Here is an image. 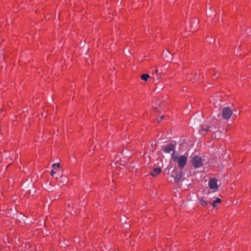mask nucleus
I'll return each mask as SVG.
<instances>
[{
	"mask_svg": "<svg viewBox=\"0 0 251 251\" xmlns=\"http://www.w3.org/2000/svg\"><path fill=\"white\" fill-rule=\"evenodd\" d=\"M172 158L174 161H177L178 166L181 168L184 167L186 164L187 158L184 155H181L178 157L173 152L172 154Z\"/></svg>",
	"mask_w": 251,
	"mask_h": 251,
	"instance_id": "nucleus-1",
	"label": "nucleus"
},
{
	"mask_svg": "<svg viewBox=\"0 0 251 251\" xmlns=\"http://www.w3.org/2000/svg\"><path fill=\"white\" fill-rule=\"evenodd\" d=\"M232 113V111L229 107H226L223 108L222 114L224 119L228 120L230 119Z\"/></svg>",
	"mask_w": 251,
	"mask_h": 251,
	"instance_id": "nucleus-2",
	"label": "nucleus"
},
{
	"mask_svg": "<svg viewBox=\"0 0 251 251\" xmlns=\"http://www.w3.org/2000/svg\"><path fill=\"white\" fill-rule=\"evenodd\" d=\"M192 165L195 168H200L203 164V161L201 157L195 155L194 156L192 161Z\"/></svg>",
	"mask_w": 251,
	"mask_h": 251,
	"instance_id": "nucleus-3",
	"label": "nucleus"
},
{
	"mask_svg": "<svg viewBox=\"0 0 251 251\" xmlns=\"http://www.w3.org/2000/svg\"><path fill=\"white\" fill-rule=\"evenodd\" d=\"M176 171L174 170L172 176L174 178L175 181L178 183L180 181L183 174L182 172L177 174H176Z\"/></svg>",
	"mask_w": 251,
	"mask_h": 251,
	"instance_id": "nucleus-4",
	"label": "nucleus"
},
{
	"mask_svg": "<svg viewBox=\"0 0 251 251\" xmlns=\"http://www.w3.org/2000/svg\"><path fill=\"white\" fill-rule=\"evenodd\" d=\"M175 147V146L173 144L168 145L164 147L163 151L166 153H170L171 151H173V152H174Z\"/></svg>",
	"mask_w": 251,
	"mask_h": 251,
	"instance_id": "nucleus-5",
	"label": "nucleus"
},
{
	"mask_svg": "<svg viewBox=\"0 0 251 251\" xmlns=\"http://www.w3.org/2000/svg\"><path fill=\"white\" fill-rule=\"evenodd\" d=\"M209 187L210 189H216L218 187L217 180L215 178H211L208 182Z\"/></svg>",
	"mask_w": 251,
	"mask_h": 251,
	"instance_id": "nucleus-6",
	"label": "nucleus"
},
{
	"mask_svg": "<svg viewBox=\"0 0 251 251\" xmlns=\"http://www.w3.org/2000/svg\"><path fill=\"white\" fill-rule=\"evenodd\" d=\"M161 172V170L160 168H155L153 169V171L150 173L151 176L153 177L156 176Z\"/></svg>",
	"mask_w": 251,
	"mask_h": 251,
	"instance_id": "nucleus-7",
	"label": "nucleus"
},
{
	"mask_svg": "<svg viewBox=\"0 0 251 251\" xmlns=\"http://www.w3.org/2000/svg\"><path fill=\"white\" fill-rule=\"evenodd\" d=\"M56 178L58 179V181L60 182L64 183L68 182V178L66 176H59V177H57Z\"/></svg>",
	"mask_w": 251,
	"mask_h": 251,
	"instance_id": "nucleus-8",
	"label": "nucleus"
},
{
	"mask_svg": "<svg viewBox=\"0 0 251 251\" xmlns=\"http://www.w3.org/2000/svg\"><path fill=\"white\" fill-rule=\"evenodd\" d=\"M152 75V77L154 79V82L155 83H157L159 82L158 80L160 78V75L159 74L153 73Z\"/></svg>",
	"mask_w": 251,
	"mask_h": 251,
	"instance_id": "nucleus-9",
	"label": "nucleus"
},
{
	"mask_svg": "<svg viewBox=\"0 0 251 251\" xmlns=\"http://www.w3.org/2000/svg\"><path fill=\"white\" fill-rule=\"evenodd\" d=\"M199 202L202 206L206 207L208 205V202L204 200L202 198L199 199Z\"/></svg>",
	"mask_w": 251,
	"mask_h": 251,
	"instance_id": "nucleus-10",
	"label": "nucleus"
},
{
	"mask_svg": "<svg viewBox=\"0 0 251 251\" xmlns=\"http://www.w3.org/2000/svg\"><path fill=\"white\" fill-rule=\"evenodd\" d=\"M150 77L148 74H143L141 75V78L144 81H147Z\"/></svg>",
	"mask_w": 251,
	"mask_h": 251,
	"instance_id": "nucleus-11",
	"label": "nucleus"
},
{
	"mask_svg": "<svg viewBox=\"0 0 251 251\" xmlns=\"http://www.w3.org/2000/svg\"><path fill=\"white\" fill-rule=\"evenodd\" d=\"M221 202V199L219 198H217L216 200L214 201L212 203L210 202L213 207H216L217 203H220Z\"/></svg>",
	"mask_w": 251,
	"mask_h": 251,
	"instance_id": "nucleus-12",
	"label": "nucleus"
},
{
	"mask_svg": "<svg viewBox=\"0 0 251 251\" xmlns=\"http://www.w3.org/2000/svg\"><path fill=\"white\" fill-rule=\"evenodd\" d=\"M163 55L164 56L166 55L167 57V59H170L172 57V54L170 52H169L168 50L164 51Z\"/></svg>",
	"mask_w": 251,
	"mask_h": 251,
	"instance_id": "nucleus-13",
	"label": "nucleus"
},
{
	"mask_svg": "<svg viewBox=\"0 0 251 251\" xmlns=\"http://www.w3.org/2000/svg\"><path fill=\"white\" fill-rule=\"evenodd\" d=\"M201 128H202V130L207 131L209 130V129L210 128V126L208 125H206L205 127H204V126H202Z\"/></svg>",
	"mask_w": 251,
	"mask_h": 251,
	"instance_id": "nucleus-14",
	"label": "nucleus"
},
{
	"mask_svg": "<svg viewBox=\"0 0 251 251\" xmlns=\"http://www.w3.org/2000/svg\"><path fill=\"white\" fill-rule=\"evenodd\" d=\"M60 167V164L57 163H54L52 165V167L55 169H56V167L58 169Z\"/></svg>",
	"mask_w": 251,
	"mask_h": 251,
	"instance_id": "nucleus-15",
	"label": "nucleus"
},
{
	"mask_svg": "<svg viewBox=\"0 0 251 251\" xmlns=\"http://www.w3.org/2000/svg\"><path fill=\"white\" fill-rule=\"evenodd\" d=\"M164 116H163V115H162V116H160L159 118H158V119H157V122H158V123L160 122L161 121V120H163V119H164Z\"/></svg>",
	"mask_w": 251,
	"mask_h": 251,
	"instance_id": "nucleus-16",
	"label": "nucleus"
},
{
	"mask_svg": "<svg viewBox=\"0 0 251 251\" xmlns=\"http://www.w3.org/2000/svg\"><path fill=\"white\" fill-rule=\"evenodd\" d=\"M55 173H55V172L54 171H53V170H52V171H51V172H50V174H51V175L52 176H54V174H55Z\"/></svg>",
	"mask_w": 251,
	"mask_h": 251,
	"instance_id": "nucleus-17",
	"label": "nucleus"
},
{
	"mask_svg": "<svg viewBox=\"0 0 251 251\" xmlns=\"http://www.w3.org/2000/svg\"><path fill=\"white\" fill-rule=\"evenodd\" d=\"M158 69H156V70H155V72H154L153 73H154V74H158Z\"/></svg>",
	"mask_w": 251,
	"mask_h": 251,
	"instance_id": "nucleus-18",
	"label": "nucleus"
},
{
	"mask_svg": "<svg viewBox=\"0 0 251 251\" xmlns=\"http://www.w3.org/2000/svg\"><path fill=\"white\" fill-rule=\"evenodd\" d=\"M214 129H216V127H214Z\"/></svg>",
	"mask_w": 251,
	"mask_h": 251,
	"instance_id": "nucleus-19",
	"label": "nucleus"
}]
</instances>
